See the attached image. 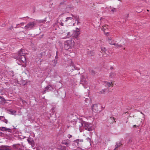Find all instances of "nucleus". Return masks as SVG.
I'll return each instance as SVG.
<instances>
[{"instance_id":"f257e3e1","label":"nucleus","mask_w":150,"mask_h":150,"mask_svg":"<svg viewBox=\"0 0 150 150\" xmlns=\"http://www.w3.org/2000/svg\"><path fill=\"white\" fill-rule=\"evenodd\" d=\"M25 51L21 49L18 52L17 55L15 56L14 58L16 59L17 63L18 64L22 65L23 67H25V64L26 61L25 57Z\"/></svg>"},{"instance_id":"f03ea898","label":"nucleus","mask_w":150,"mask_h":150,"mask_svg":"<svg viewBox=\"0 0 150 150\" xmlns=\"http://www.w3.org/2000/svg\"><path fill=\"white\" fill-rule=\"evenodd\" d=\"M74 42L73 40H69L65 42L64 47L65 50H68L72 48L74 45Z\"/></svg>"},{"instance_id":"7ed1b4c3","label":"nucleus","mask_w":150,"mask_h":150,"mask_svg":"<svg viewBox=\"0 0 150 150\" xmlns=\"http://www.w3.org/2000/svg\"><path fill=\"white\" fill-rule=\"evenodd\" d=\"M84 127L86 130L88 131H92L93 127L92 124L85 121H83Z\"/></svg>"},{"instance_id":"20e7f679","label":"nucleus","mask_w":150,"mask_h":150,"mask_svg":"<svg viewBox=\"0 0 150 150\" xmlns=\"http://www.w3.org/2000/svg\"><path fill=\"white\" fill-rule=\"evenodd\" d=\"M36 24L35 21L30 22L28 23L24 27L25 29L27 30H31L35 26Z\"/></svg>"},{"instance_id":"39448f33","label":"nucleus","mask_w":150,"mask_h":150,"mask_svg":"<svg viewBox=\"0 0 150 150\" xmlns=\"http://www.w3.org/2000/svg\"><path fill=\"white\" fill-rule=\"evenodd\" d=\"M53 90L52 87L50 85H49L45 87L43 91V94L45 93L47 91H52Z\"/></svg>"},{"instance_id":"423d86ee","label":"nucleus","mask_w":150,"mask_h":150,"mask_svg":"<svg viewBox=\"0 0 150 150\" xmlns=\"http://www.w3.org/2000/svg\"><path fill=\"white\" fill-rule=\"evenodd\" d=\"M80 83L83 85L85 88H86L85 86L87 84V82L85 78L83 76H82L81 78Z\"/></svg>"},{"instance_id":"0eeeda50","label":"nucleus","mask_w":150,"mask_h":150,"mask_svg":"<svg viewBox=\"0 0 150 150\" xmlns=\"http://www.w3.org/2000/svg\"><path fill=\"white\" fill-rule=\"evenodd\" d=\"M73 20V18L72 17H67L66 18H62L61 20V21H62V22L64 23L65 22H70L72 21Z\"/></svg>"},{"instance_id":"6e6552de","label":"nucleus","mask_w":150,"mask_h":150,"mask_svg":"<svg viewBox=\"0 0 150 150\" xmlns=\"http://www.w3.org/2000/svg\"><path fill=\"white\" fill-rule=\"evenodd\" d=\"M70 143V141L68 139L63 140L62 142V144L65 145L67 146H69Z\"/></svg>"},{"instance_id":"1a4fd4ad","label":"nucleus","mask_w":150,"mask_h":150,"mask_svg":"<svg viewBox=\"0 0 150 150\" xmlns=\"http://www.w3.org/2000/svg\"><path fill=\"white\" fill-rule=\"evenodd\" d=\"M92 109L93 112H98L99 110L98 105L96 104L93 105L92 107Z\"/></svg>"},{"instance_id":"9d476101","label":"nucleus","mask_w":150,"mask_h":150,"mask_svg":"<svg viewBox=\"0 0 150 150\" xmlns=\"http://www.w3.org/2000/svg\"><path fill=\"white\" fill-rule=\"evenodd\" d=\"M13 146L14 149L17 150H23L19 144H13Z\"/></svg>"},{"instance_id":"9b49d317","label":"nucleus","mask_w":150,"mask_h":150,"mask_svg":"<svg viewBox=\"0 0 150 150\" xmlns=\"http://www.w3.org/2000/svg\"><path fill=\"white\" fill-rule=\"evenodd\" d=\"M74 142L75 143L77 144V146H79L83 142V139H77L74 141Z\"/></svg>"},{"instance_id":"f8f14e48","label":"nucleus","mask_w":150,"mask_h":150,"mask_svg":"<svg viewBox=\"0 0 150 150\" xmlns=\"http://www.w3.org/2000/svg\"><path fill=\"white\" fill-rule=\"evenodd\" d=\"M71 15L75 19V20L77 21V25H78L79 23H80L79 22L80 19L79 16L74 15Z\"/></svg>"},{"instance_id":"ddd939ff","label":"nucleus","mask_w":150,"mask_h":150,"mask_svg":"<svg viewBox=\"0 0 150 150\" xmlns=\"http://www.w3.org/2000/svg\"><path fill=\"white\" fill-rule=\"evenodd\" d=\"M6 103V100L5 99L2 97L0 96V104L4 105Z\"/></svg>"},{"instance_id":"4468645a","label":"nucleus","mask_w":150,"mask_h":150,"mask_svg":"<svg viewBox=\"0 0 150 150\" xmlns=\"http://www.w3.org/2000/svg\"><path fill=\"white\" fill-rule=\"evenodd\" d=\"M8 147L5 146H0V150H8Z\"/></svg>"},{"instance_id":"2eb2a0df","label":"nucleus","mask_w":150,"mask_h":150,"mask_svg":"<svg viewBox=\"0 0 150 150\" xmlns=\"http://www.w3.org/2000/svg\"><path fill=\"white\" fill-rule=\"evenodd\" d=\"M115 76L116 74L114 72H111L110 73L109 77L111 78H114L115 77Z\"/></svg>"},{"instance_id":"dca6fc26","label":"nucleus","mask_w":150,"mask_h":150,"mask_svg":"<svg viewBox=\"0 0 150 150\" xmlns=\"http://www.w3.org/2000/svg\"><path fill=\"white\" fill-rule=\"evenodd\" d=\"M104 84L105 86H108V87H109L110 86H111L112 87L113 86V84H112V82L109 83L107 82H105Z\"/></svg>"},{"instance_id":"f3484780","label":"nucleus","mask_w":150,"mask_h":150,"mask_svg":"<svg viewBox=\"0 0 150 150\" xmlns=\"http://www.w3.org/2000/svg\"><path fill=\"white\" fill-rule=\"evenodd\" d=\"M67 28L66 27L65 28H64L63 27H61V33H65L67 31Z\"/></svg>"},{"instance_id":"a211bd4d","label":"nucleus","mask_w":150,"mask_h":150,"mask_svg":"<svg viewBox=\"0 0 150 150\" xmlns=\"http://www.w3.org/2000/svg\"><path fill=\"white\" fill-rule=\"evenodd\" d=\"M108 121H109L108 122L112 123L114 122L115 121V119H114V117H110L108 120Z\"/></svg>"},{"instance_id":"6ab92c4d","label":"nucleus","mask_w":150,"mask_h":150,"mask_svg":"<svg viewBox=\"0 0 150 150\" xmlns=\"http://www.w3.org/2000/svg\"><path fill=\"white\" fill-rule=\"evenodd\" d=\"M121 145H122V144H121L120 143H116V144L115 145V148L114 149V150H117V148L120 147Z\"/></svg>"},{"instance_id":"aec40b11","label":"nucleus","mask_w":150,"mask_h":150,"mask_svg":"<svg viewBox=\"0 0 150 150\" xmlns=\"http://www.w3.org/2000/svg\"><path fill=\"white\" fill-rule=\"evenodd\" d=\"M9 113L12 115H14L16 112V111L12 109H10L8 110Z\"/></svg>"},{"instance_id":"412c9836","label":"nucleus","mask_w":150,"mask_h":150,"mask_svg":"<svg viewBox=\"0 0 150 150\" xmlns=\"http://www.w3.org/2000/svg\"><path fill=\"white\" fill-rule=\"evenodd\" d=\"M115 46V47L118 48L119 47H121L122 46L121 44H119L118 43H116L115 42L113 43V45Z\"/></svg>"},{"instance_id":"4be33fe9","label":"nucleus","mask_w":150,"mask_h":150,"mask_svg":"<svg viewBox=\"0 0 150 150\" xmlns=\"http://www.w3.org/2000/svg\"><path fill=\"white\" fill-rule=\"evenodd\" d=\"M76 28L78 30H77L76 31H75V32H76V35L77 36L80 34V30L77 28Z\"/></svg>"},{"instance_id":"5701e85b","label":"nucleus","mask_w":150,"mask_h":150,"mask_svg":"<svg viewBox=\"0 0 150 150\" xmlns=\"http://www.w3.org/2000/svg\"><path fill=\"white\" fill-rule=\"evenodd\" d=\"M89 71L90 73L93 75H94L96 74L95 71H94L93 70V69H90L89 70Z\"/></svg>"},{"instance_id":"b1692460","label":"nucleus","mask_w":150,"mask_h":150,"mask_svg":"<svg viewBox=\"0 0 150 150\" xmlns=\"http://www.w3.org/2000/svg\"><path fill=\"white\" fill-rule=\"evenodd\" d=\"M60 150H68V148L65 146H62L60 148Z\"/></svg>"},{"instance_id":"393cba45","label":"nucleus","mask_w":150,"mask_h":150,"mask_svg":"<svg viewBox=\"0 0 150 150\" xmlns=\"http://www.w3.org/2000/svg\"><path fill=\"white\" fill-rule=\"evenodd\" d=\"M27 140L29 143L31 144H32L33 142V141L31 138H28L27 139Z\"/></svg>"},{"instance_id":"a878e982","label":"nucleus","mask_w":150,"mask_h":150,"mask_svg":"<svg viewBox=\"0 0 150 150\" xmlns=\"http://www.w3.org/2000/svg\"><path fill=\"white\" fill-rule=\"evenodd\" d=\"M110 8L111 9V11L113 13H114V12H115L116 11L115 8L111 7L110 6Z\"/></svg>"},{"instance_id":"bb28decb","label":"nucleus","mask_w":150,"mask_h":150,"mask_svg":"<svg viewBox=\"0 0 150 150\" xmlns=\"http://www.w3.org/2000/svg\"><path fill=\"white\" fill-rule=\"evenodd\" d=\"M108 42L111 45H113V43L114 42H112L111 41V39L109 38L108 40Z\"/></svg>"},{"instance_id":"cd10ccee","label":"nucleus","mask_w":150,"mask_h":150,"mask_svg":"<svg viewBox=\"0 0 150 150\" xmlns=\"http://www.w3.org/2000/svg\"><path fill=\"white\" fill-rule=\"evenodd\" d=\"M6 128L4 127H0V130L1 131L4 132L6 131Z\"/></svg>"},{"instance_id":"c85d7f7f","label":"nucleus","mask_w":150,"mask_h":150,"mask_svg":"<svg viewBox=\"0 0 150 150\" xmlns=\"http://www.w3.org/2000/svg\"><path fill=\"white\" fill-rule=\"evenodd\" d=\"M20 100L22 101V103L24 105H26L27 103L25 100H23L21 98H20Z\"/></svg>"},{"instance_id":"c756f323","label":"nucleus","mask_w":150,"mask_h":150,"mask_svg":"<svg viewBox=\"0 0 150 150\" xmlns=\"http://www.w3.org/2000/svg\"><path fill=\"white\" fill-rule=\"evenodd\" d=\"M79 128H81V127H84V125L83 123V122H82L81 123H79Z\"/></svg>"},{"instance_id":"7c9ffc66","label":"nucleus","mask_w":150,"mask_h":150,"mask_svg":"<svg viewBox=\"0 0 150 150\" xmlns=\"http://www.w3.org/2000/svg\"><path fill=\"white\" fill-rule=\"evenodd\" d=\"M101 50L103 52H105L106 51V49L105 47H101Z\"/></svg>"},{"instance_id":"2f4dec72","label":"nucleus","mask_w":150,"mask_h":150,"mask_svg":"<svg viewBox=\"0 0 150 150\" xmlns=\"http://www.w3.org/2000/svg\"><path fill=\"white\" fill-rule=\"evenodd\" d=\"M107 27H108V25H105L104 26V27L102 28V30L105 31V30L106 29H107L108 28Z\"/></svg>"},{"instance_id":"473e14b6","label":"nucleus","mask_w":150,"mask_h":150,"mask_svg":"<svg viewBox=\"0 0 150 150\" xmlns=\"http://www.w3.org/2000/svg\"><path fill=\"white\" fill-rule=\"evenodd\" d=\"M6 132H12V130L11 129H10V128H6Z\"/></svg>"},{"instance_id":"72a5a7b5","label":"nucleus","mask_w":150,"mask_h":150,"mask_svg":"<svg viewBox=\"0 0 150 150\" xmlns=\"http://www.w3.org/2000/svg\"><path fill=\"white\" fill-rule=\"evenodd\" d=\"M106 89H103L100 91V93L101 94L104 93L105 92Z\"/></svg>"},{"instance_id":"f704fd0d","label":"nucleus","mask_w":150,"mask_h":150,"mask_svg":"<svg viewBox=\"0 0 150 150\" xmlns=\"http://www.w3.org/2000/svg\"><path fill=\"white\" fill-rule=\"evenodd\" d=\"M2 121L5 122V123L7 124L8 123V120H7L4 119V120H2Z\"/></svg>"},{"instance_id":"c9c22d12","label":"nucleus","mask_w":150,"mask_h":150,"mask_svg":"<svg viewBox=\"0 0 150 150\" xmlns=\"http://www.w3.org/2000/svg\"><path fill=\"white\" fill-rule=\"evenodd\" d=\"M59 24L61 25L62 26H63L64 25V23L62 22L61 21H60L59 22Z\"/></svg>"},{"instance_id":"e433bc0d","label":"nucleus","mask_w":150,"mask_h":150,"mask_svg":"<svg viewBox=\"0 0 150 150\" xmlns=\"http://www.w3.org/2000/svg\"><path fill=\"white\" fill-rule=\"evenodd\" d=\"M71 36V34L70 33V32H68L67 33V37H70Z\"/></svg>"},{"instance_id":"4c0bfd02","label":"nucleus","mask_w":150,"mask_h":150,"mask_svg":"<svg viewBox=\"0 0 150 150\" xmlns=\"http://www.w3.org/2000/svg\"><path fill=\"white\" fill-rule=\"evenodd\" d=\"M67 137L68 138L70 139L72 137V135H71L70 134H68L67 135Z\"/></svg>"},{"instance_id":"58836bf2","label":"nucleus","mask_w":150,"mask_h":150,"mask_svg":"<svg viewBox=\"0 0 150 150\" xmlns=\"http://www.w3.org/2000/svg\"><path fill=\"white\" fill-rule=\"evenodd\" d=\"M86 139L87 140V141L89 142H90L91 141V139L89 137L87 138Z\"/></svg>"},{"instance_id":"ea45409f","label":"nucleus","mask_w":150,"mask_h":150,"mask_svg":"<svg viewBox=\"0 0 150 150\" xmlns=\"http://www.w3.org/2000/svg\"><path fill=\"white\" fill-rule=\"evenodd\" d=\"M138 126H137L136 125H134L133 126V127H138Z\"/></svg>"},{"instance_id":"a19ab883","label":"nucleus","mask_w":150,"mask_h":150,"mask_svg":"<svg viewBox=\"0 0 150 150\" xmlns=\"http://www.w3.org/2000/svg\"><path fill=\"white\" fill-rule=\"evenodd\" d=\"M13 28V26H11L10 28H9V29L11 30Z\"/></svg>"},{"instance_id":"79ce46f5","label":"nucleus","mask_w":150,"mask_h":150,"mask_svg":"<svg viewBox=\"0 0 150 150\" xmlns=\"http://www.w3.org/2000/svg\"><path fill=\"white\" fill-rule=\"evenodd\" d=\"M3 133L1 132H0V136H2V135L3 134Z\"/></svg>"},{"instance_id":"37998d69","label":"nucleus","mask_w":150,"mask_h":150,"mask_svg":"<svg viewBox=\"0 0 150 150\" xmlns=\"http://www.w3.org/2000/svg\"><path fill=\"white\" fill-rule=\"evenodd\" d=\"M3 117H4L3 116H0V120H1L2 118Z\"/></svg>"},{"instance_id":"c03bdc74","label":"nucleus","mask_w":150,"mask_h":150,"mask_svg":"<svg viewBox=\"0 0 150 150\" xmlns=\"http://www.w3.org/2000/svg\"><path fill=\"white\" fill-rule=\"evenodd\" d=\"M77 2L78 3H82V1H81L79 0Z\"/></svg>"},{"instance_id":"a18cd8bd","label":"nucleus","mask_w":150,"mask_h":150,"mask_svg":"<svg viewBox=\"0 0 150 150\" xmlns=\"http://www.w3.org/2000/svg\"><path fill=\"white\" fill-rule=\"evenodd\" d=\"M24 23H21V24L22 25H23L24 24Z\"/></svg>"},{"instance_id":"49530a36","label":"nucleus","mask_w":150,"mask_h":150,"mask_svg":"<svg viewBox=\"0 0 150 150\" xmlns=\"http://www.w3.org/2000/svg\"><path fill=\"white\" fill-rule=\"evenodd\" d=\"M129 17V14H128L127 15V18H128Z\"/></svg>"},{"instance_id":"de8ad7c7","label":"nucleus","mask_w":150,"mask_h":150,"mask_svg":"<svg viewBox=\"0 0 150 150\" xmlns=\"http://www.w3.org/2000/svg\"><path fill=\"white\" fill-rule=\"evenodd\" d=\"M19 25V24H18L16 26V27H15V28H18V25Z\"/></svg>"},{"instance_id":"09e8293b","label":"nucleus","mask_w":150,"mask_h":150,"mask_svg":"<svg viewBox=\"0 0 150 150\" xmlns=\"http://www.w3.org/2000/svg\"><path fill=\"white\" fill-rule=\"evenodd\" d=\"M113 69V67H111L110 68V69Z\"/></svg>"},{"instance_id":"8fccbe9b","label":"nucleus","mask_w":150,"mask_h":150,"mask_svg":"<svg viewBox=\"0 0 150 150\" xmlns=\"http://www.w3.org/2000/svg\"><path fill=\"white\" fill-rule=\"evenodd\" d=\"M140 113H141L142 114H143V115H144V114H143V113H142V112H140Z\"/></svg>"},{"instance_id":"3c124183","label":"nucleus","mask_w":150,"mask_h":150,"mask_svg":"<svg viewBox=\"0 0 150 150\" xmlns=\"http://www.w3.org/2000/svg\"><path fill=\"white\" fill-rule=\"evenodd\" d=\"M3 50V49H2V48H0V50Z\"/></svg>"},{"instance_id":"603ef678","label":"nucleus","mask_w":150,"mask_h":150,"mask_svg":"<svg viewBox=\"0 0 150 150\" xmlns=\"http://www.w3.org/2000/svg\"><path fill=\"white\" fill-rule=\"evenodd\" d=\"M108 32H107V33H106L105 34L106 35H107V34H108Z\"/></svg>"},{"instance_id":"864d4df0","label":"nucleus","mask_w":150,"mask_h":150,"mask_svg":"<svg viewBox=\"0 0 150 150\" xmlns=\"http://www.w3.org/2000/svg\"><path fill=\"white\" fill-rule=\"evenodd\" d=\"M73 122H74L75 123V121H73Z\"/></svg>"},{"instance_id":"5fc2aeb1","label":"nucleus","mask_w":150,"mask_h":150,"mask_svg":"<svg viewBox=\"0 0 150 150\" xmlns=\"http://www.w3.org/2000/svg\"><path fill=\"white\" fill-rule=\"evenodd\" d=\"M147 11H149V10H147Z\"/></svg>"},{"instance_id":"6e6d98bb","label":"nucleus","mask_w":150,"mask_h":150,"mask_svg":"<svg viewBox=\"0 0 150 150\" xmlns=\"http://www.w3.org/2000/svg\"><path fill=\"white\" fill-rule=\"evenodd\" d=\"M44 21H46V20H44Z\"/></svg>"}]
</instances>
